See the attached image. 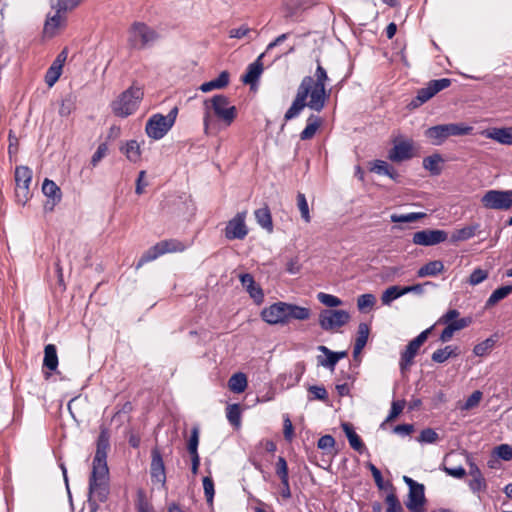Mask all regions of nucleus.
<instances>
[{
	"instance_id": "f257e3e1",
	"label": "nucleus",
	"mask_w": 512,
	"mask_h": 512,
	"mask_svg": "<svg viewBox=\"0 0 512 512\" xmlns=\"http://www.w3.org/2000/svg\"><path fill=\"white\" fill-rule=\"evenodd\" d=\"M328 80L326 70L318 64L314 77L305 76L302 79L296 97L284 115L285 121L296 118L305 107L316 112L322 111L330 97V90L327 91L325 87Z\"/></svg>"
},
{
	"instance_id": "f03ea898",
	"label": "nucleus",
	"mask_w": 512,
	"mask_h": 512,
	"mask_svg": "<svg viewBox=\"0 0 512 512\" xmlns=\"http://www.w3.org/2000/svg\"><path fill=\"white\" fill-rule=\"evenodd\" d=\"M108 448L109 438L102 431L97 440V449L92 462V472L89 477V505L93 509H96L99 503L105 502L109 495Z\"/></svg>"
},
{
	"instance_id": "7ed1b4c3",
	"label": "nucleus",
	"mask_w": 512,
	"mask_h": 512,
	"mask_svg": "<svg viewBox=\"0 0 512 512\" xmlns=\"http://www.w3.org/2000/svg\"><path fill=\"white\" fill-rule=\"evenodd\" d=\"M310 316L309 308L281 301L273 303L261 311L262 319L270 325H284L291 320H307Z\"/></svg>"
},
{
	"instance_id": "20e7f679",
	"label": "nucleus",
	"mask_w": 512,
	"mask_h": 512,
	"mask_svg": "<svg viewBox=\"0 0 512 512\" xmlns=\"http://www.w3.org/2000/svg\"><path fill=\"white\" fill-rule=\"evenodd\" d=\"M203 106V124L206 133L211 123L212 112L226 126H230L237 116L236 107L231 105L229 98L222 94L214 95L212 98L204 100Z\"/></svg>"
},
{
	"instance_id": "39448f33",
	"label": "nucleus",
	"mask_w": 512,
	"mask_h": 512,
	"mask_svg": "<svg viewBox=\"0 0 512 512\" xmlns=\"http://www.w3.org/2000/svg\"><path fill=\"white\" fill-rule=\"evenodd\" d=\"M143 96V88L133 84L111 103V109L116 116L126 118L138 109Z\"/></svg>"
},
{
	"instance_id": "423d86ee",
	"label": "nucleus",
	"mask_w": 512,
	"mask_h": 512,
	"mask_svg": "<svg viewBox=\"0 0 512 512\" xmlns=\"http://www.w3.org/2000/svg\"><path fill=\"white\" fill-rule=\"evenodd\" d=\"M159 38L155 29L144 22H134L128 29L127 43L131 49L151 47Z\"/></svg>"
},
{
	"instance_id": "0eeeda50",
	"label": "nucleus",
	"mask_w": 512,
	"mask_h": 512,
	"mask_svg": "<svg viewBox=\"0 0 512 512\" xmlns=\"http://www.w3.org/2000/svg\"><path fill=\"white\" fill-rule=\"evenodd\" d=\"M472 126L464 123H449L429 127L425 131V137L428 138L433 145H441L450 136H464L471 134Z\"/></svg>"
},
{
	"instance_id": "6e6552de",
	"label": "nucleus",
	"mask_w": 512,
	"mask_h": 512,
	"mask_svg": "<svg viewBox=\"0 0 512 512\" xmlns=\"http://www.w3.org/2000/svg\"><path fill=\"white\" fill-rule=\"evenodd\" d=\"M189 245L190 244H186L178 239L162 240L142 254L136 264V269H139L146 263L156 260L164 254L183 252L189 247Z\"/></svg>"
},
{
	"instance_id": "1a4fd4ad",
	"label": "nucleus",
	"mask_w": 512,
	"mask_h": 512,
	"mask_svg": "<svg viewBox=\"0 0 512 512\" xmlns=\"http://www.w3.org/2000/svg\"><path fill=\"white\" fill-rule=\"evenodd\" d=\"M178 115V108H172L169 113L164 116L162 114L152 115L145 126L148 137L154 140L162 139L168 131L173 127Z\"/></svg>"
},
{
	"instance_id": "9d476101",
	"label": "nucleus",
	"mask_w": 512,
	"mask_h": 512,
	"mask_svg": "<svg viewBox=\"0 0 512 512\" xmlns=\"http://www.w3.org/2000/svg\"><path fill=\"white\" fill-rule=\"evenodd\" d=\"M481 204L486 209L507 211L512 208V190H488Z\"/></svg>"
},
{
	"instance_id": "9b49d317",
	"label": "nucleus",
	"mask_w": 512,
	"mask_h": 512,
	"mask_svg": "<svg viewBox=\"0 0 512 512\" xmlns=\"http://www.w3.org/2000/svg\"><path fill=\"white\" fill-rule=\"evenodd\" d=\"M450 85L451 79L449 78H441L429 81L426 87L417 91V95L411 100L409 107L417 108L423 105L438 92L448 88Z\"/></svg>"
},
{
	"instance_id": "f8f14e48",
	"label": "nucleus",
	"mask_w": 512,
	"mask_h": 512,
	"mask_svg": "<svg viewBox=\"0 0 512 512\" xmlns=\"http://www.w3.org/2000/svg\"><path fill=\"white\" fill-rule=\"evenodd\" d=\"M349 320L350 314L346 310L325 309L319 314V325L325 331H335Z\"/></svg>"
},
{
	"instance_id": "ddd939ff",
	"label": "nucleus",
	"mask_w": 512,
	"mask_h": 512,
	"mask_svg": "<svg viewBox=\"0 0 512 512\" xmlns=\"http://www.w3.org/2000/svg\"><path fill=\"white\" fill-rule=\"evenodd\" d=\"M32 175V170L28 166H17L15 169V195L17 201L23 205L29 199Z\"/></svg>"
},
{
	"instance_id": "4468645a",
	"label": "nucleus",
	"mask_w": 512,
	"mask_h": 512,
	"mask_svg": "<svg viewBox=\"0 0 512 512\" xmlns=\"http://www.w3.org/2000/svg\"><path fill=\"white\" fill-rule=\"evenodd\" d=\"M246 212H238L228 221L224 234L228 240H243L248 234V227L245 223Z\"/></svg>"
},
{
	"instance_id": "2eb2a0df",
	"label": "nucleus",
	"mask_w": 512,
	"mask_h": 512,
	"mask_svg": "<svg viewBox=\"0 0 512 512\" xmlns=\"http://www.w3.org/2000/svg\"><path fill=\"white\" fill-rule=\"evenodd\" d=\"M448 234L444 230L439 229H425L415 232L412 241L416 245L433 246L446 241Z\"/></svg>"
},
{
	"instance_id": "dca6fc26",
	"label": "nucleus",
	"mask_w": 512,
	"mask_h": 512,
	"mask_svg": "<svg viewBox=\"0 0 512 512\" xmlns=\"http://www.w3.org/2000/svg\"><path fill=\"white\" fill-rule=\"evenodd\" d=\"M150 475L153 483H159L166 488V472L161 452L154 448L151 452Z\"/></svg>"
},
{
	"instance_id": "f3484780",
	"label": "nucleus",
	"mask_w": 512,
	"mask_h": 512,
	"mask_svg": "<svg viewBox=\"0 0 512 512\" xmlns=\"http://www.w3.org/2000/svg\"><path fill=\"white\" fill-rule=\"evenodd\" d=\"M413 157L412 140H395L393 147L388 152V158L393 162H402Z\"/></svg>"
},
{
	"instance_id": "a211bd4d",
	"label": "nucleus",
	"mask_w": 512,
	"mask_h": 512,
	"mask_svg": "<svg viewBox=\"0 0 512 512\" xmlns=\"http://www.w3.org/2000/svg\"><path fill=\"white\" fill-rule=\"evenodd\" d=\"M240 282L249 296L254 300L256 304H261L264 300V293L260 285H258L254 277L250 273H244L240 275Z\"/></svg>"
},
{
	"instance_id": "6ab92c4d",
	"label": "nucleus",
	"mask_w": 512,
	"mask_h": 512,
	"mask_svg": "<svg viewBox=\"0 0 512 512\" xmlns=\"http://www.w3.org/2000/svg\"><path fill=\"white\" fill-rule=\"evenodd\" d=\"M66 25V16L63 12L55 10L53 15L48 14L45 20L43 33L45 36L52 38L57 34L58 29Z\"/></svg>"
},
{
	"instance_id": "aec40b11",
	"label": "nucleus",
	"mask_w": 512,
	"mask_h": 512,
	"mask_svg": "<svg viewBox=\"0 0 512 512\" xmlns=\"http://www.w3.org/2000/svg\"><path fill=\"white\" fill-rule=\"evenodd\" d=\"M42 192L48 198L44 206L45 210H53L54 206L61 200L60 188L54 181L46 178L42 184Z\"/></svg>"
},
{
	"instance_id": "412c9836",
	"label": "nucleus",
	"mask_w": 512,
	"mask_h": 512,
	"mask_svg": "<svg viewBox=\"0 0 512 512\" xmlns=\"http://www.w3.org/2000/svg\"><path fill=\"white\" fill-rule=\"evenodd\" d=\"M425 503L424 485L418 484L409 490L406 507L411 512H424L423 505Z\"/></svg>"
},
{
	"instance_id": "4be33fe9",
	"label": "nucleus",
	"mask_w": 512,
	"mask_h": 512,
	"mask_svg": "<svg viewBox=\"0 0 512 512\" xmlns=\"http://www.w3.org/2000/svg\"><path fill=\"white\" fill-rule=\"evenodd\" d=\"M483 135L503 145H512V127L492 128L485 130Z\"/></svg>"
},
{
	"instance_id": "5701e85b",
	"label": "nucleus",
	"mask_w": 512,
	"mask_h": 512,
	"mask_svg": "<svg viewBox=\"0 0 512 512\" xmlns=\"http://www.w3.org/2000/svg\"><path fill=\"white\" fill-rule=\"evenodd\" d=\"M264 55L265 53L260 54L256 61L248 65L246 73L242 76V81L245 84L253 85L259 79L263 71V64L261 63V59L264 57Z\"/></svg>"
},
{
	"instance_id": "b1692460",
	"label": "nucleus",
	"mask_w": 512,
	"mask_h": 512,
	"mask_svg": "<svg viewBox=\"0 0 512 512\" xmlns=\"http://www.w3.org/2000/svg\"><path fill=\"white\" fill-rule=\"evenodd\" d=\"M419 348V344L414 340H411L405 350L401 352L399 365L402 371L407 369L413 363V359L418 353Z\"/></svg>"
},
{
	"instance_id": "393cba45",
	"label": "nucleus",
	"mask_w": 512,
	"mask_h": 512,
	"mask_svg": "<svg viewBox=\"0 0 512 512\" xmlns=\"http://www.w3.org/2000/svg\"><path fill=\"white\" fill-rule=\"evenodd\" d=\"M444 271V264L440 260L430 261L421 266L417 271V277H433L441 274Z\"/></svg>"
},
{
	"instance_id": "a878e982",
	"label": "nucleus",
	"mask_w": 512,
	"mask_h": 512,
	"mask_svg": "<svg viewBox=\"0 0 512 512\" xmlns=\"http://www.w3.org/2000/svg\"><path fill=\"white\" fill-rule=\"evenodd\" d=\"M350 446L359 453H362L365 449V446L359 437V435L355 432L353 426L350 423L344 422L341 425Z\"/></svg>"
},
{
	"instance_id": "bb28decb",
	"label": "nucleus",
	"mask_w": 512,
	"mask_h": 512,
	"mask_svg": "<svg viewBox=\"0 0 512 512\" xmlns=\"http://www.w3.org/2000/svg\"><path fill=\"white\" fill-rule=\"evenodd\" d=\"M388 494L385 497L387 505L385 512H403V507L395 493V488L390 481H387Z\"/></svg>"
},
{
	"instance_id": "cd10ccee",
	"label": "nucleus",
	"mask_w": 512,
	"mask_h": 512,
	"mask_svg": "<svg viewBox=\"0 0 512 512\" xmlns=\"http://www.w3.org/2000/svg\"><path fill=\"white\" fill-rule=\"evenodd\" d=\"M228 84L229 73L227 71H222L216 79L201 84L199 89L202 92L207 93L215 89H222L226 87Z\"/></svg>"
},
{
	"instance_id": "c85d7f7f",
	"label": "nucleus",
	"mask_w": 512,
	"mask_h": 512,
	"mask_svg": "<svg viewBox=\"0 0 512 512\" xmlns=\"http://www.w3.org/2000/svg\"><path fill=\"white\" fill-rule=\"evenodd\" d=\"M318 350L326 355V358L322 356L317 357V363L319 366L325 367L331 371H334L338 360L336 358V353L324 345H320Z\"/></svg>"
},
{
	"instance_id": "c756f323",
	"label": "nucleus",
	"mask_w": 512,
	"mask_h": 512,
	"mask_svg": "<svg viewBox=\"0 0 512 512\" xmlns=\"http://www.w3.org/2000/svg\"><path fill=\"white\" fill-rule=\"evenodd\" d=\"M121 152L125 154L127 159L131 162L136 163L140 160L141 149L140 145L136 140H129L120 148Z\"/></svg>"
},
{
	"instance_id": "7c9ffc66",
	"label": "nucleus",
	"mask_w": 512,
	"mask_h": 512,
	"mask_svg": "<svg viewBox=\"0 0 512 512\" xmlns=\"http://www.w3.org/2000/svg\"><path fill=\"white\" fill-rule=\"evenodd\" d=\"M322 121L320 117L316 115H310L307 119V125L300 133L301 140H309L314 137Z\"/></svg>"
},
{
	"instance_id": "2f4dec72",
	"label": "nucleus",
	"mask_w": 512,
	"mask_h": 512,
	"mask_svg": "<svg viewBox=\"0 0 512 512\" xmlns=\"http://www.w3.org/2000/svg\"><path fill=\"white\" fill-rule=\"evenodd\" d=\"M255 219L257 223L268 232L273 231V222L270 210L268 207L259 208L255 211Z\"/></svg>"
},
{
	"instance_id": "473e14b6",
	"label": "nucleus",
	"mask_w": 512,
	"mask_h": 512,
	"mask_svg": "<svg viewBox=\"0 0 512 512\" xmlns=\"http://www.w3.org/2000/svg\"><path fill=\"white\" fill-rule=\"evenodd\" d=\"M43 365L50 371H55L58 367V356L55 345L48 344L44 348Z\"/></svg>"
},
{
	"instance_id": "72a5a7b5",
	"label": "nucleus",
	"mask_w": 512,
	"mask_h": 512,
	"mask_svg": "<svg viewBox=\"0 0 512 512\" xmlns=\"http://www.w3.org/2000/svg\"><path fill=\"white\" fill-rule=\"evenodd\" d=\"M458 355V348L456 346H445L444 348L438 349L433 352L431 359L435 363H444L451 357H456Z\"/></svg>"
},
{
	"instance_id": "f704fd0d",
	"label": "nucleus",
	"mask_w": 512,
	"mask_h": 512,
	"mask_svg": "<svg viewBox=\"0 0 512 512\" xmlns=\"http://www.w3.org/2000/svg\"><path fill=\"white\" fill-rule=\"evenodd\" d=\"M512 293V284L497 288L492 292L485 303V308H490L496 305L499 301L503 300Z\"/></svg>"
},
{
	"instance_id": "c9c22d12",
	"label": "nucleus",
	"mask_w": 512,
	"mask_h": 512,
	"mask_svg": "<svg viewBox=\"0 0 512 512\" xmlns=\"http://www.w3.org/2000/svg\"><path fill=\"white\" fill-rule=\"evenodd\" d=\"M228 387L234 393H242L247 388V377L244 373L233 374L228 380Z\"/></svg>"
},
{
	"instance_id": "e433bc0d",
	"label": "nucleus",
	"mask_w": 512,
	"mask_h": 512,
	"mask_svg": "<svg viewBox=\"0 0 512 512\" xmlns=\"http://www.w3.org/2000/svg\"><path fill=\"white\" fill-rule=\"evenodd\" d=\"M404 295L405 294H404V290H403L402 286H398V285L390 286L386 290H384V292L382 293L381 302L385 306H390L394 300H396Z\"/></svg>"
},
{
	"instance_id": "4c0bfd02",
	"label": "nucleus",
	"mask_w": 512,
	"mask_h": 512,
	"mask_svg": "<svg viewBox=\"0 0 512 512\" xmlns=\"http://www.w3.org/2000/svg\"><path fill=\"white\" fill-rule=\"evenodd\" d=\"M441 162L442 157L439 154H434L423 159V167L432 175H439L441 173Z\"/></svg>"
},
{
	"instance_id": "58836bf2",
	"label": "nucleus",
	"mask_w": 512,
	"mask_h": 512,
	"mask_svg": "<svg viewBox=\"0 0 512 512\" xmlns=\"http://www.w3.org/2000/svg\"><path fill=\"white\" fill-rule=\"evenodd\" d=\"M478 228V225H472V226H466L461 229L456 230L452 236L451 241L452 242H459V241H466L476 234V230Z\"/></svg>"
},
{
	"instance_id": "ea45409f",
	"label": "nucleus",
	"mask_w": 512,
	"mask_h": 512,
	"mask_svg": "<svg viewBox=\"0 0 512 512\" xmlns=\"http://www.w3.org/2000/svg\"><path fill=\"white\" fill-rule=\"evenodd\" d=\"M81 0H50L51 8L58 12L67 13L80 4Z\"/></svg>"
},
{
	"instance_id": "a19ab883",
	"label": "nucleus",
	"mask_w": 512,
	"mask_h": 512,
	"mask_svg": "<svg viewBox=\"0 0 512 512\" xmlns=\"http://www.w3.org/2000/svg\"><path fill=\"white\" fill-rule=\"evenodd\" d=\"M496 341L497 340L494 336H491V337L485 339L484 341H482L474 346L473 353L476 356H480V357L487 355L495 346Z\"/></svg>"
},
{
	"instance_id": "79ce46f5",
	"label": "nucleus",
	"mask_w": 512,
	"mask_h": 512,
	"mask_svg": "<svg viewBox=\"0 0 512 512\" xmlns=\"http://www.w3.org/2000/svg\"><path fill=\"white\" fill-rule=\"evenodd\" d=\"M226 417L231 425L238 428L241 425V410L239 404H230L226 408Z\"/></svg>"
},
{
	"instance_id": "37998d69",
	"label": "nucleus",
	"mask_w": 512,
	"mask_h": 512,
	"mask_svg": "<svg viewBox=\"0 0 512 512\" xmlns=\"http://www.w3.org/2000/svg\"><path fill=\"white\" fill-rule=\"evenodd\" d=\"M425 216L426 214L423 212H411L407 214H392L390 219L394 223H411Z\"/></svg>"
},
{
	"instance_id": "c03bdc74",
	"label": "nucleus",
	"mask_w": 512,
	"mask_h": 512,
	"mask_svg": "<svg viewBox=\"0 0 512 512\" xmlns=\"http://www.w3.org/2000/svg\"><path fill=\"white\" fill-rule=\"evenodd\" d=\"M371 171L379 175L389 176L392 179L395 178L394 169L384 160H375L371 167Z\"/></svg>"
},
{
	"instance_id": "a18cd8bd",
	"label": "nucleus",
	"mask_w": 512,
	"mask_h": 512,
	"mask_svg": "<svg viewBox=\"0 0 512 512\" xmlns=\"http://www.w3.org/2000/svg\"><path fill=\"white\" fill-rule=\"evenodd\" d=\"M369 333H370L369 325L364 322L360 323L358 325V331H357V336H356L354 345L357 346V348L358 347L364 348L367 344Z\"/></svg>"
},
{
	"instance_id": "49530a36",
	"label": "nucleus",
	"mask_w": 512,
	"mask_h": 512,
	"mask_svg": "<svg viewBox=\"0 0 512 512\" xmlns=\"http://www.w3.org/2000/svg\"><path fill=\"white\" fill-rule=\"evenodd\" d=\"M376 303V297L371 293L362 294L357 298V308L361 312H366Z\"/></svg>"
},
{
	"instance_id": "de8ad7c7",
	"label": "nucleus",
	"mask_w": 512,
	"mask_h": 512,
	"mask_svg": "<svg viewBox=\"0 0 512 512\" xmlns=\"http://www.w3.org/2000/svg\"><path fill=\"white\" fill-rule=\"evenodd\" d=\"M297 207L301 213V218L309 223L311 221L309 205L305 195L300 192L297 194Z\"/></svg>"
},
{
	"instance_id": "09e8293b",
	"label": "nucleus",
	"mask_w": 512,
	"mask_h": 512,
	"mask_svg": "<svg viewBox=\"0 0 512 512\" xmlns=\"http://www.w3.org/2000/svg\"><path fill=\"white\" fill-rule=\"evenodd\" d=\"M417 440L420 443L433 444L439 440V435L432 428H426L420 432Z\"/></svg>"
},
{
	"instance_id": "8fccbe9b",
	"label": "nucleus",
	"mask_w": 512,
	"mask_h": 512,
	"mask_svg": "<svg viewBox=\"0 0 512 512\" xmlns=\"http://www.w3.org/2000/svg\"><path fill=\"white\" fill-rule=\"evenodd\" d=\"M493 456L504 461L512 460V446L508 444H501L494 448Z\"/></svg>"
},
{
	"instance_id": "3c124183",
	"label": "nucleus",
	"mask_w": 512,
	"mask_h": 512,
	"mask_svg": "<svg viewBox=\"0 0 512 512\" xmlns=\"http://www.w3.org/2000/svg\"><path fill=\"white\" fill-rule=\"evenodd\" d=\"M275 473L281 482L289 480L288 465L284 457L279 456L275 465Z\"/></svg>"
},
{
	"instance_id": "603ef678",
	"label": "nucleus",
	"mask_w": 512,
	"mask_h": 512,
	"mask_svg": "<svg viewBox=\"0 0 512 512\" xmlns=\"http://www.w3.org/2000/svg\"><path fill=\"white\" fill-rule=\"evenodd\" d=\"M317 299L325 306L327 307H338L342 304V301L340 298L327 294L324 292H320L317 294Z\"/></svg>"
},
{
	"instance_id": "864d4df0",
	"label": "nucleus",
	"mask_w": 512,
	"mask_h": 512,
	"mask_svg": "<svg viewBox=\"0 0 512 512\" xmlns=\"http://www.w3.org/2000/svg\"><path fill=\"white\" fill-rule=\"evenodd\" d=\"M367 468L371 471L375 484L380 490H387V482H384L381 471L373 464L367 463Z\"/></svg>"
},
{
	"instance_id": "5fc2aeb1",
	"label": "nucleus",
	"mask_w": 512,
	"mask_h": 512,
	"mask_svg": "<svg viewBox=\"0 0 512 512\" xmlns=\"http://www.w3.org/2000/svg\"><path fill=\"white\" fill-rule=\"evenodd\" d=\"M136 509L137 512H151L152 510L151 505L146 498V494L142 489L137 491Z\"/></svg>"
},
{
	"instance_id": "6e6d98bb",
	"label": "nucleus",
	"mask_w": 512,
	"mask_h": 512,
	"mask_svg": "<svg viewBox=\"0 0 512 512\" xmlns=\"http://www.w3.org/2000/svg\"><path fill=\"white\" fill-rule=\"evenodd\" d=\"M75 110V100L72 96L64 98L59 107V115L62 117L69 116Z\"/></svg>"
},
{
	"instance_id": "4d7b16f0",
	"label": "nucleus",
	"mask_w": 512,
	"mask_h": 512,
	"mask_svg": "<svg viewBox=\"0 0 512 512\" xmlns=\"http://www.w3.org/2000/svg\"><path fill=\"white\" fill-rule=\"evenodd\" d=\"M62 73V69L54 66L53 64L50 66V68L47 70L45 75V83L52 87L60 78Z\"/></svg>"
},
{
	"instance_id": "13d9d810",
	"label": "nucleus",
	"mask_w": 512,
	"mask_h": 512,
	"mask_svg": "<svg viewBox=\"0 0 512 512\" xmlns=\"http://www.w3.org/2000/svg\"><path fill=\"white\" fill-rule=\"evenodd\" d=\"M488 278V272L481 268H476L472 271L469 276L468 283L472 286H476Z\"/></svg>"
},
{
	"instance_id": "bf43d9fd",
	"label": "nucleus",
	"mask_w": 512,
	"mask_h": 512,
	"mask_svg": "<svg viewBox=\"0 0 512 512\" xmlns=\"http://www.w3.org/2000/svg\"><path fill=\"white\" fill-rule=\"evenodd\" d=\"M308 392L311 395L309 400H326L328 398V393L324 386L313 385L308 388Z\"/></svg>"
},
{
	"instance_id": "052dcab7",
	"label": "nucleus",
	"mask_w": 512,
	"mask_h": 512,
	"mask_svg": "<svg viewBox=\"0 0 512 512\" xmlns=\"http://www.w3.org/2000/svg\"><path fill=\"white\" fill-rule=\"evenodd\" d=\"M203 490L208 503H212L215 495L214 482L210 476H206L202 480Z\"/></svg>"
},
{
	"instance_id": "680f3d73",
	"label": "nucleus",
	"mask_w": 512,
	"mask_h": 512,
	"mask_svg": "<svg viewBox=\"0 0 512 512\" xmlns=\"http://www.w3.org/2000/svg\"><path fill=\"white\" fill-rule=\"evenodd\" d=\"M198 445H199V429L194 427L191 430V435L188 441L187 450L189 454H199L198 453Z\"/></svg>"
},
{
	"instance_id": "e2e57ef3",
	"label": "nucleus",
	"mask_w": 512,
	"mask_h": 512,
	"mask_svg": "<svg viewBox=\"0 0 512 512\" xmlns=\"http://www.w3.org/2000/svg\"><path fill=\"white\" fill-rule=\"evenodd\" d=\"M443 324L446 325V327H448V329H450L452 333H455L459 330L468 327L471 324V318H460L458 320H455L454 322H448Z\"/></svg>"
},
{
	"instance_id": "0e129e2a",
	"label": "nucleus",
	"mask_w": 512,
	"mask_h": 512,
	"mask_svg": "<svg viewBox=\"0 0 512 512\" xmlns=\"http://www.w3.org/2000/svg\"><path fill=\"white\" fill-rule=\"evenodd\" d=\"M107 152H108L107 143L99 144V146L97 147V150L91 157L90 164L93 167H96L98 165V163L107 155Z\"/></svg>"
},
{
	"instance_id": "69168bd1",
	"label": "nucleus",
	"mask_w": 512,
	"mask_h": 512,
	"mask_svg": "<svg viewBox=\"0 0 512 512\" xmlns=\"http://www.w3.org/2000/svg\"><path fill=\"white\" fill-rule=\"evenodd\" d=\"M404 406H405L404 400L393 401L391 404V409L389 411V414H388L385 422L392 421L393 419L398 417L399 414L403 411Z\"/></svg>"
},
{
	"instance_id": "338daca9",
	"label": "nucleus",
	"mask_w": 512,
	"mask_h": 512,
	"mask_svg": "<svg viewBox=\"0 0 512 512\" xmlns=\"http://www.w3.org/2000/svg\"><path fill=\"white\" fill-rule=\"evenodd\" d=\"M482 399V392L479 390L474 391L465 401L462 410H470L476 407Z\"/></svg>"
},
{
	"instance_id": "774afa93",
	"label": "nucleus",
	"mask_w": 512,
	"mask_h": 512,
	"mask_svg": "<svg viewBox=\"0 0 512 512\" xmlns=\"http://www.w3.org/2000/svg\"><path fill=\"white\" fill-rule=\"evenodd\" d=\"M335 445V439L331 435H324L319 438L317 447L321 450H331Z\"/></svg>"
}]
</instances>
